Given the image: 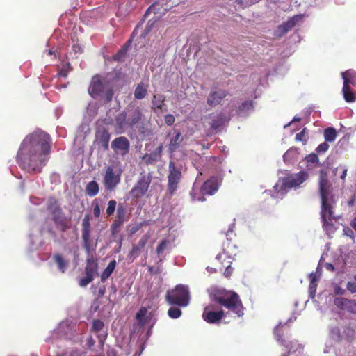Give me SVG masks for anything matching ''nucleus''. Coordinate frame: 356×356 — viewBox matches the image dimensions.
<instances>
[{
  "label": "nucleus",
  "instance_id": "1",
  "mask_svg": "<svg viewBox=\"0 0 356 356\" xmlns=\"http://www.w3.org/2000/svg\"><path fill=\"white\" fill-rule=\"evenodd\" d=\"M51 147L50 135L42 130H36L22 142L17 154V162L28 172H40L48 160Z\"/></svg>",
  "mask_w": 356,
  "mask_h": 356
},
{
  "label": "nucleus",
  "instance_id": "2",
  "mask_svg": "<svg viewBox=\"0 0 356 356\" xmlns=\"http://www.w3.org/2000/svg\"><path fill=\"white\" fill-rule=\"evenodd\" d=\"M319 190L321 198V218L323 228L327 235L333 234L336 228L332 223L336 220L333 215L335 200L330 191V185L325 175L321 174L319 181Z\"/></svg>",
  "mask_w": 356,
  "mask_h": 356
},
{
  "label": "nucleus",
  "instance_id": "3",
  "mask_svg": "<svg viewBox=\"0 0 356 356\" xmlns=\"http://www.w3.org/2000/svg\"><path fill=\"white\" fill-rule=\"evenodd\" d=\"M212 300L225 307L237 317L244 314V307L239 296L234 291L218 292L213 294Z\"/></svg>",
  "mask_w": 356,
  "mask_h": 356
},
{
  "label": "nucleus",
  "instance_id": "4",
  "mask_svg": "<svg viewBox=\"0 0 356 356\" xmlns=\"http://www.w3.org/2000/svg\"><path fill=\"white\" fill-rule=\"evenodd\" d=\"M88 92L93 98L104 97L105 102L109 103L113 97V88L108 80L97 74L92 78Z\"/></svg>",
  "mask_w": 356,
  "mask_h": 356
},
{
  "label": "nucleus",
  "instance_id": "5",
  "mask_svg": "<svg viewBox=\"0 0 356 356\" xmlns=\"http://www.w3.org/2000/svg\"><path fill=\"white\" fill-rule=\"evenodd\" d=\"M165 299L168 305L186 307L190 300L188 289L184 285H177L175 289L167 291Z\"/></svg>",
  "mask_w": 356,
  "mask_h": 356
},
{
  "label": "nucleus",
  "instance_id": "6",
  "mask_svg": "<svg viewBox=\"0 0 356 356\" xmlns=\"http://www.w3.org/2000/svg\"><path fill=\"white\" fill-rule=\"evenodd\" d=\"M233 227L234 225H232V227H229L227 232L225 233L227 240L223 243L222 252L219 253L216 257L218 261H220V260L225 261L226 259H233L234 257H236L239 252L237 244L234 241H232L231 238H228L229 232H233Z\"/></svg>",
  "mask_w": 356,
  "mask_h": 356
},
{
  "label": "nucleus",
  "instance_id": "7",
  "mask_svg": "<svg viewBox=\"0 0 356 356\" xmlns=\"http://www.w3.org/2000/svg\"><path fill=\"white\" fill-rule=\"evenodd\" d=\"M169 174L168 176V188L169 193L173 195L177 189L178 184L181 179V168L177 167L175 162H169Z\"/></svg>",
  "mask_w": 356,
  "mask_h": 356
},
{
  "label": "nucleus",
  "instance_id": "8",
  "mask_svg": "<svg viewBox=\"0 0 356 356\" xmlns=\"http://www.w3.org/2000/svg\"><path fill=\"white\" fill-rule=\"evenodd\" d=\"M151 181L152 176L149 174L142 175L130 191V195L135 199L143 197L147 193Z\"/></svg>",
  "mask_w": 356,
  "mask_h": 356
},
{
  "label": "nucleus",
  "instance_id": "9",
  "mask_svg": "<svg viewBox=\"0 0 356 356\" xmlns=\"http://www.w3.org/2000/svg\"><path fill=\"white\" fill-rule=\"evenodd\" d=\"M98 264L92 255L87 258L86 266L85 267L86 276L79 280V285L82 287L86 286L94 280L97 275Z\"/></svg>",
  "mask_w": 356,
  "mask_h": 356
},
{
  "label": "nucleus",
  "instance_id": "10",
  "mask_svg": "<svg viewBox=\"0 0 356 356\" xmlns=\"http://www.w3.org/2000/svg\"><path fill=\"white\" fill-rule=\"evenodd\" d=\"M121 172H115L111 166L106 168L105 174L104 176V186L105 190L107 191H113L115 189L117 186L120 183Z\"/></svg>",
  "mask_w": 356,
  "mask_h": 356
},
{
  "label": "nucleus",
  "instance_id": "11",
  "mask_svg": "<svg viewBox=\"0 0 356 356\" xmlns=\"http://www.w3.org/2000/svg\"><path fill=\"white\" fill-rule=\"evenodd\" d=\"M81 234L83 239V247L86 253L89 255L95 250L92 243L90 240L91 226L88 215L84 216L81 223Z\"/></svg>",
  "mask_w": 356,
  "mask_h": 356
},
{
  "label": "nucleus",
  "instance_id": "12",
  "mask_svg": "<svg viewBox=\"0 0 356 356\" xmlns=\"http://www.w3.org/2000/svg\"><path fill=\"white\" fill-rule=\"evenodd\" d=\"M229 95L228 90L222 88H212L208 95L207 104L210 107L222 104V101Z\"/></svg>",
  "mask_w": 356,
  "mask_h": 356
},
{
  "label": "nucleus",
  "instance_id": "13",
  "mask_svg": "<svg viewBox=\"0 0 356 356\" xmlns=\"http://www.w3.org/2000/svg\"><path fill=\"white\" fill-rule=\"evenodd\" d=\"M214 306L213 305H208L204 307L202 313V318L208 323L215 324L220 322L225 316L223 310L213 311Z\"/></svg>",
  "mask_w": 356,
  "mask_h": 356
},
{
  "label": "nucleus",
  "instance_id": "14",
  "mask_svg": "<svg viewBox=\"0 0 356 356\" xmlns=\"http://www.w3.org/2000/svg\"><path fill=\"white\" fill-rule=\"evenodd\" d=\"M125 111L127 113L128 128L132 129L142 120V110L139 106L129 104Z\"/></svg>",
  "mask_w": 356,
  "mask_h": 356
},
{
  "label": "nucleus",
  "instance_id": "15",
  "mask_svg": "<svg viewBox=\"0 0 356 356\" xmlns=\"http://www.w3.org/2000/svg\"><path fill=\"white\" fill-rule=\"evenodd\" d=\"M127 210L122 204H119L117 208L115 219L113 222L111 229L113 234H115L122 224L127 220Z\"/></svg>",
  "mask_w": 356,
  "mask_h": 356
},
{
  "label": "nucleus",
  "instance_id": "16",
  "mask_svg": "<svg viewBox=\"0 0 356 356\" xmlns=\"http://www.w3.org/2000/svg\"><path fill=\"white\" fill-rule=\"evenodd\" d=\"M52 220L57 228L63 232H65L70 228L69 220L65 216L63 210L52 214Z\"/></svg>",
  "mask_w": 356,
  "mask_h": 356
},
{
  "label": "nucleus",
  "instance_id": "17",
  "mask_svg": "<svg viewBox=\"0 0 356 356\" xmlns=\"http://www.w3.org/2000/svg\"><path fill=\"white\" fill-rule=\"evenodd\" d=\"M163 144H160L153 152L148 154H145L143 157L142 160L145 163L146 165H153L156 163L157 161H159L161 156L163 153Z\"/></svg>",
  "mask_w": 356,
  "mask_h": 356
},
{
  "label": "nucleus",
  "instance_id": "18",
  "mask_svg": "<svg viewBox=\"0 0 356 356\" xmlns=\"http://www.w3.org/2000/svg\"><path fill=\"white\" fill-rule=\"evenodd\" d=\"M289 189V178L286 177L282 179H279L274 186V193L273 197L274 198H282L285 195Z\"/></svg>",
  "mask_w": 356,
  "mask_h": 356
},
{
  "label": "nucleus",
  "instance_id": "19",
  "mask_svg": "<svg viewBox=\"0 0 356 356\" xmlns=\"http://www.w3.org/2000/svg\"><path fill=\"white\" fill-rule=\"evenodd\" d=\"M130 144L129 140L124 136H120L114 139L111 143V147L114 150L127 152Z\"/></svg>",
  "mask_w": 356,
  "mask_h": 356
},
{
  "label": "nucleus",
  "instance_id": "20",
  "mask_svg": "<svg viewBox=\"0 0 356 356\" xmlns=\"http://www.w3.org/2000/svg\"><path fill=\"white\" fill-rule=\"evenodd\" d=\"M110 138V134L104 128L97 131V143L102 146L104 150L108 149V143Z\"/></svg>",
  "mask_w": 356,
  "mask_h": 356
},
{
  "label": "nucleus",
  "instance_id": "21",
  "mask_svg": "<svg viewBox=\"0 0 356 356\" xmlns=\"http://www.w3.org/2000/svg\"><path fill=\"white\" fill-rule=\"evenodd\" d=\"M218 190V184L214 179L206 181L200 188L202 195H212Z\"/></svg>",
  "mask_w": 356,
  "mask_h": 356
},
{
  "label": "nucleus",
  "instance_id": "22",
  "mask_svg": "<svg viewBox=\"0 0 356 356\" xmlns=\"http://www.w3.org/2000/svg\"><path fill=\"white\" fill-rule=\"evenodd\" d=\"M53 259L58 270L62 273H65L69 266V260L65 259L62 254L58 253L54 254Z\"/></svg>",
  "mask_w": 356,
  "mask_h": 356
},
{
  "label": "nucleus",
  "instance_id": "23",
  "mask_svg": "<svg viewBox=\"0 0 356 356\" xmlns=\"http://www.w3.org/2000/svg\"><path fill=\"white\" fill-rule=\"evenodd\" d=\"M150 235L147 233L145 234L139 240L136 245H134L130 254L131 255L138 256L140 252L143 249L149 239Z\"/></svg>",
  "mask_w": 356,
  "mask_h": 356
},
{
  "label": "nucleus",
  "instance_id": "24",
  "mask_svg": "<svg viewBox=\"0 0 356 356\" xmlns=\"http://www.w3.org/2000/svg\"><path fill=\"white\" fill-rule=\"evenodd\" d=\"M307 178V173L304 171L291 175V188H297L302 184Z\"/></svg>",
  "mask_w": 356,
  "mask_h": 356
},
{
  "label": "nucleus",
  "instance_id": "25",
  "mask_svg": "<svg viewBox=\"0 0 356 356\" xmlns=\"http://www.w3.org/2000/svg\"><path fill=\"white\" fill-rule=\"evenodd\" d=\"M116 127L120 131H123L128 127L127 113L123 111L115 117Z\"/></svg>",
  "mask_w": 356,
  "mask_h": 356
},
{
  "label": "nucleus",
  "instance_id": "26",
  "mask_svg": "<svg viewBox=\"0 0 356 356\" xmlns=\"http://www.w3.org/2000/svg\"><path fill=\"white\" fill-rule=\"evenodd\" d=\"M254 102L246 100L243 102L236 108L238 115H247L250 111L254 109Z\"/></svg>",
  "mask_w": 356,
  "mask_h": 356
},
{
  "label": "nucleus",
  "instance_id": "27",
  "mask_svg": "<svg viewBox=\"0 0 356 356\" xmlns=\"http://www.w3.org/2000/svg\"><path fill=\"white\" fill-rule=\"evenodd\" d=\"M209 117L211 118L209 124L213 130H217L223 125L224 120L223 115L222 113L216 115L209 114Z\"/></svg>",
  "mask_w": 356,
  "mask_h": 356
},
{
  "label": "nucleus",
  "instance_id": "28",
  "mask_svg": "<svg viewBox=\"0 0 356 356\" xmlns=\"http://www.w3.org/2000/svg\"><path fill=\"white\" fill-rule=\"evenodd\" d=\"M342 93L343 98L346 102H354L356 100V97L354 93L353 92L349 85L348 84V80L346 79H344Z\"/></svg>",
  "mask_w": 356,
  "mask_h": 356
},
{
  "label": "nucleus",
  "instance_id": "29",
  "mask_svg": "<svg viewBox=\"0 0 356 356\" xmlns=\"http://www.w3.org/2000/svg\"><path fill=\"white\" fill-rule=\"evenodd\" d=\"M148 86L143 82L139 83L134 92V98L136 99H143L147 95Z\"/></svg>",
  "mask_w": 356,
  "mask_h": 356
},
{
  "label": "nucleus",
  "instance_id": "30",
  "mask_svg": "<svg viewBox=\"0 0 356 356\" xmlns=\"http://www.w3.org/2000/svg\"><path fill=\"white\" fill-rule=\"evenodd\" d=\"M182 140L181 134L179 131L177 132L175 136L170 139L168 147L170 153H173L177 151Z\"/></svg>",
  "mask_w": 356,
  "mask_h": 356
},
{
  "label": "nucleus",
  "instance_id": "31",
  "mask_svg": "<svg viewBox=\"0 0 356 356\" xmlns=\"http://www.w3.org/2000/svg\"><path fill=\"white\" fill-rule=\"evenodd\" d=\"M232 260L233 259H226L225 261L220 260V261H218L220 263L219 270L220 271H222L224 268H225V271H224V275L226 277H229L231 276V275L232 274L233 268H232V266H231Z\"/></svg>",
  "mask_w": 356,
  "mask_h": 356
},
{
  "label": "nucleus",
  "instance_id": "32",
  "mask_svg": "<svg viewBox=\"0 0 356 356\" xmlns=\"http://www.w3.org/2000/svg\"><path fill=\"white\" fill-rule=\"evenodd\" d=\"M86 194L90 197L97 195L99 191V186L96 181H89L85 188Z\"/></svg>",
  "mask_w": 356,
  "mask_h": 356
},
{
  "label": "nucleus",
  "instance_id": "33",
  "mask_svg": "<svg viewBox=\"0 0 356 356\" xmlns=\"http://www.w3.org/2000/svg\"><path fill=\"white\" fill-rule=\"evenodd\" d=\"M116 264L117 263L115 260H112L110 261V263L108 264L101 275V281L102 282H105L111 276L115 268Z\"/></svg>",
  "mask_w": 356,
  "mask_h": 356
},
{
  "label": "nucleus",
  "instance_id": "34",
  "mask_svg": "<svg viewBox=\"0 0 356 356\" xmlns=\"http://www.w3.org/2000/svg\"><path fill=\"white\" fill-rule=\"evenodd\" d=\"M47 210L51 213V214L56 213L60 210H62L58 200L53 197H50L48 200L47 204Z\"/></svg>",
  "mask_w": 356,
  "mask_h": 356
},
{
  "label": "nucleus",
  "instance_id": "35",
  "mask_svg": "<svg viewBox=\"0 0 356 356\" xmlns=\"http://www.w3.org/2000/svg\"><path fill=\"white\" fill-rule=\"evenodd\" d=\"M288 326L287 324H281L280 323L274 330V334L276 337V339L278 341L283 343V336L284 335V332H287Z\"/></svg>",
  "mask_w": 356,
  "mask_h": 356
},
{
  "label": "nucleus",
  "instance_id": "36",
  "mask_svg": "<svg viewBox=\"0 0 356 356\" xmlns=\"http://www.w3.org/2000/svg\"><path fill=\"white\" fill-rule=\"evenodd\" d=\"M342 79L348 80V84H352L356 86V72L353 70H348L341 73Z\"/></svg>",
  "mask_w": 356,
  "mask_h": 356
},
{
  "label": "nucleus",
  "instance_id": "37",
  "mask_svg": "<svg viewBox=\"0 0 356 356\" xmlns=\"http://www.w3.org/2000/svg\"><path fill=\"white\" fill-rule=\"evenodd\" d=\"M165 97L163 95H154L152 97V108L161 110L164 104Z\"/></svg>",
  "mask_w": 356,
  "mask_h": 356
},
{
  "label": "nucleus",
  "instance_id": "38",
  "mask_svg": "<svg viewBox=\"0 0 356 356\" xmlns=\"http://www.w3.org/2000/svg\"><path fill=\"white\" fill-rule=\"evenodd\" d=\"M301 127H302V129L300 132L296 134L295 140L296 142H301L302 145H306L309 139L307 129L304 127V124H301Z\"/></svg>",
  "mask_w": 356,
  "mask_h": 356
},
{
  "label": "nucleus",
  "instance_id": "39",
  "mask_svg": "<svg viewBox=\"0 0 356 356\" xmlns=\"http://www.w3.org/2000/svg\"><path fill=\"white\" fill-rule=\"evenodd\" d=\"M337 137L336 130L333 127H328L324 131V138L326 142H333Z\"/></svg>",
  "mask_w": 356,
  "mask_h": 356
},
{
  "label": "nucleus",
  "instance_id": "40",
  "mask_svg": "<svg viewBox=\"0 0 356 356\" xmlns=\"http://www.w3.org/2000/svg\"><path fill=\"white\" fill-rule=\"evenodd\" d=\"M352 300H348V299H345L343 298H336L334 300V305L343 309V310H346L348 309V305L350 304Z\"/></svg>",
  "mask_w": 356,
  "mask_h": 356
},
{
  "label": "nucleus",
  "instance_id": "41",
  "mask_svg": "<svg viewBox=\"0 0 356 356\" xmlns=\"http://www.w3.org/2000/svg\"><path fill=\"white\" fill-rule=\"evenodd\" d=\"M289 30V21L284 22L283 24L280 25L276 31L277 36H282Z\"/></svg>",
  "mask_w": 356,
  "mask_h": 356
},
{
  "label": "nucleus",
  "instance_id": "42",
  "mask_svg": "<svg viewBox=\"0 0 356 356\" xmlns=\"http://www.w3.org/2000/svg\"><path fill=\"white\" fill-rule=\"evenodd\" d=\"M147 308L143 307H141L136 313V320L140 323H145V317L147 314Z\"/></svg>",
  "mask_w": 356,
  "mask_h": 356
},
{
  "label": "nucleus",
  "instance_id": "43",
  "mask_svg": "<svg viewBox=\"0 0 356 356\" xmlns=\"http://www.w3.org/2000/svg\"><path fill=\"white\" fill-rule=\"evenodd\" d=\"M181 311L178 307H170L168 311V316L172 318H177L181 315Z\"/></svg>",
  "mask_w": 356,
  "mask_h": 356
},
{
  "label": "nucleus",
  "instance_id": "44",
  "mask_svg": "<svg viewBox=\"0 0 356 356\" xmlns=\"http://www.w3.org/2000/svg\"><path fill=\"white\" fill-rule=\"evenodd\" d=\"M104 326V323L99 319H95L92 321L91 330L92 332H98L101 331Z\"/></svg>",
  "mask_w": 356,
  "mask_h": 356
},
{
  "label": "nucleus",
  "instance_id": "45",
  "mask_svg": "<svg viewBox=\"0 0 356 356\" xmlns=\"http://www.w3.org/2000/svg\"><path fill=\"white\" fill-rule=\"evenodd\" d=\"M117 202L115 200H111L108 202V207L106 208V214L108 216H111L114 213L116 208Z\"/></svg>",
  "mask_w": 356,
  "mask_h": 356
},
{
  "label": "nucleus",
  "instance_id": "46",
  "mask_svg": "<svg viewBox=\"0 0 356 356\" xmlns=\"http://www.w3.org/2000/svg\"><path fill=\"white\" fill-rule=\"evenodd\" d=\"M168 241L167 239H163L159 245L156 248V252L158 254H161L164 250L166 248L167 245L168 244Z\"/></svg>",
  "mask_w": 356,
  "mask_h": 356
},
{
  "label": "nucleus",
  "instance_id": "47",
  "mask_svg": "<svg viewBox=\"0 0 356 356\" xmlns=\"http://www.w3.org/2000/svg\"><path fill=\"white\" fill-rule=\"evenodd\" d=\"M330 146L327 143V142H324L321 143L316 149V152L318 154L325 153L327 152L329 149Z\"/></svg>",
  "mask_w": 356,
  "mask_h": 356
},
{
  "label": "nucleus",
  "instance_id": "48",
  "mask_svg": "<svg viewBox=\"0 0 356 356\" xmlns=\"http://www.w3.org/2000/svg\"><path fill=\"white\" fill-rule=\"evenodd\" d=\"M92 206H93V215L95 218H99L101 213L100 207L98 204L97 200H95L92 202Z\"/></svg>",
  "mask_w": 356,
  "mask_h": 356
},
{
  "label": "nucleus",
  "instance_id": "49",
  "mask_svg": "<svg viewBox=\"0 0 356 356\" xmlns=\"http://www.w3.org/2000/svg\"><path fill=\"white\" fill-rule=\"evenodd\" d=\"M317 285H318V283L310 282V284L309 286V297L311 298H314L315 296Z\"/></svg>",
  "mask_w": 356,
  "mask_h": 356
},
{
  "label": "nucleus",
  "instance_id": "50",
  "mask_svg": "<svg viewBox=\"0 0 356 356\" xmlns=\"http://www.w3.org/2000/svg\"><path fill=\"white\" fill-rule=\"evenodd\" d=\"M303 17V15H297L293 16V17H291V28L295 26L296 24H298L300 22H302Z\"/></svg>",
  "mask_w": 356,
  "mask_h": 356
},
{
  "label": "nucleus",
  "instance_id": "51",
  "mask_svg": "<svg viewBox=\"0 0 356 356\" xmlns=\"http://www.w3.org/2000/svg\"><path fill=\"white\" fill-rule=\"evenodd\" d=\"M319 267L316 268V272L312 273L309 275V280L311 282H316L318 283L319 279H320V275L318 274Z\"/></svg>",
  "mask_w": 356,
  "mask_h": 356
},
{
  "label": "nucleus",
  "instance_id": "52",
  "mask_svg": "<svg viewBox=\"0 0 356 356\" xmlns=\"http://www.w3.org/2000/svg\"><path fill=\"white\" fill-rule=\"evenodd\" d=\"M305 159L309 163H317L319 161L318 156L314 153L307 155Z\"/></svg>",
  "mask_w": 356,
  "mask_h": 356
},
{
  "label": "nucleus",
  "instance_id": "53",
  "mask_svg": "<svg viewBox=\"0 0 356 356\" xmlns=\"http://www.w3.org/2000/svg\"><path fill=\"white\" fill-rule=\"evenodd\" d=\"M330 336L333 339H339L340 337V331L338 327H333L330 330Z\"/></svg>",
  "mask_w": 356,
  "mask_h": 356
},
{
  "label": "nucleus",
  "instance_id": "54",
  "mask_svg": "<svg viewBox=\"0 0 356 356\" xmlns=\"http://www.w3.org/2000/svg\"><path fill=\"white\" fill-rule=\"evenodd\" d=\"M175 121V117L172 114H168L165 116V122L167 125L171 126Z\"/></svg>",
  "mask_w": 356,
  "mask_h": 356
},
{
  "label": "nucleus",
  "instance_id": "55",
  "mask_svg": "<svg viewBox=\"0 0 356 356\" xmlns=\"http://www.w3.org/2000/svg\"><path fill=\"white\" fill-rule=\"evenodd\" d=\"M260 0H254V1L250 2V3H246L245 6L243 5L244 1L243 0H235V3L237 5H239L243 8L251 6L252 4H254L256 3H258Z\"/></svg>",
  "mask_w": 356,
  "mask_h": 356
},
{
  "label": "nucleus",
  "instance_id": "56",
  "mask_svg": "<svg viewBox=\"0 0 356 356\" xmlns=\"http://www.w3.org/2000/svg\"><path fill=\"white\" fill-rule=\"evenodd\" d=\"M348 312L356 314V302L354 300H352L350 304L348 305V307L347 309Z\"/></svg>",
  "mask_w": 356,
  "mask_h": 356
},
{
  "label": "nucleus",
  "instance_id": "57",
  "mask_svg": "<svg viewBox=\"0 0 356 356\" xmlns=\"http://www.w3.org/2000/svg\"><path fill=\"white\" fill-rule=\"evenodd\" d=\"M295 348V351H298V354H300L302 350V347L301 346V345L298 344L296 342H291V350Z\"/></svg>",
  "mask_w": 356,
  "mask_h": 356
},
{
  "label": "nucleus",
  "instance_id": "58",
  "mask_svg": "<svg viewBox=\"0 0 356 356\" xmlns=\"http://www.w3.org/2000/svg\"><path fill=\"white\" fill-rule=\"evenodd\" d=\"M347 289L351 293H356V283L348 282L347 284Z\"/></svg>",
  "mask_w": 356,
  "mask_h": 356
},
{
  "label": "nucleus",
  "instance_id": "59",
  "mask_svg": "<svg viewBox=\"0 0 356 356\" xmlns=\"http://www.w3.org/2000/svg\"><path fill=\"white\" fill-rule=\"evenodd\" d=\"M300 40V35L298 33H294L291 35V40H292L294 43L299 42Z\"/></svg>",
  "mask_w": 356,
  "mask_h": 356
},
{
  "label": "nucleus",
  "instance_id": "60",
  "mask_svg": "<svg viewBox=\"0 0 356 356\" xmlns=\"http://www.w3.org/2000/svg\"><path fill=\"white\" fill-rule=\"evenodd\" d=\"M72 49L75 53H79V54L82 53L83 51V48L78 44L74 45Z\"/></svg>",
  "mask_w": 356,
  "mask_h": 356
},
{
  "label": "nucleus",
  "instance_id": "61",
  "mask_svg": "<svg viewBox=\"0 0 356 356\" xmlns=\"http://www.w3.org/2000/svg\"><path fill=\"white\" fill-rule=\"evenodd\" d=\"M343 232H344V234L346 235L347 236H349L350 238L353 237L354 234L350 228H345L343 229Z\"/></svg>",
  "mask_w": 356,
  "mask_h": 356
},
{
  "label": "nucleus",
  "instance_id": "62",
  "mask_svg": "<svg viewBox=\"0 0 356 356\" xmlns=\"http://www.w3.org/2000/svg\"><path fill=\"white\" fill-rule=\"evenodd\" d=\"M334 292L336 294L342 295L344 293L345 291L341 287L336 286L334 288Z\"/></svg>",
  "mask_w": 356,
  "mask_h": 356
},
{
  "label": "nucleus",
  "instance_id": "63",
  "mask_svg": "<svg viewBox=\"0 0 356 356\" xmlns=\"http://www.w3.org/2000/svg\"><path fill=\"white\" fill-rule=\"evenodd\" d=\"M142 226V224L139 225H136L133 227H131V229H130V234L132 235L134 234H135Z\"/></svg>",
  "mask_w": 356,
  "mask_h": 356
},
{
  "label": "nucleus",
  "instance_id": "64",
  "mask_svg": "<svg viewBox=\"0 0 356 356\" xmlns=\"http://www.w3.org/2000/svg\"><path fill=\"white\" fill-rule=\"evenodd\" d=\"M300 120V118L294 116L293 119L291 120V126H295L296 123Z\"/></svg>",
  "mask_w": 356,
  "mask_h": 356
}]
</instances>
